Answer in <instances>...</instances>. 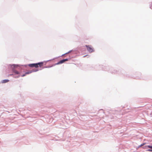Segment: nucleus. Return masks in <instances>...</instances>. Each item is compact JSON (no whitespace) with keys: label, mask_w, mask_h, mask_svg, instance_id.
Returning a JSON list of instances; mask_svg holds the SVG:
<instances>
[{"label":"nucleus","mask_w":152,"mask_h":152,"mask_svg":"<svg viewBox=\"0 0 152 152\" xmlns=\"http://www.w3.org/2000/svg\"><path fill=\"white\" fill-rule=\"evenodd\" d=\"M43 62H41L38 63L36 64H30L28 65V66L31 67H35V68H37L38 67H41L43 65Z\"/></svg>","instance_id":"nucleus-1"},{"label":"nucleus","mask_w":152,"mask_h":152,"mask_svg":"<svg viewBox=\"0 0 152 152\" xmlns=\"http://www.w3.org/2000/svg\"><path fill=\"white\" fill-rule=\"evenodd\" d=\"M86 46L87 48V50L90 53H92L94 51V49L91 46L88 45H86Z\"/></svg>","instance_id":"nucleus-2"},{"label":"nucleus","mask_w":152,"mask_h":152,"mask_svg":"<svg viewBox=\"0 0 152 152\" xmlns=\"http://www.w3.org/2000/svg\"><path fill=\"white\" fill-rule=\"evenodd\" d=\"M68 60V59H63L62 60L60 61L59 62H58L56 64L58 65V64H62V63L64 62L65 61H67Z\"/></svg>","instance_id":"nucleus-3"},{"label":"nucleus","mask_w":152,"mask_h":152,"mask_svg":"<svg viewBox=\"0 0 152 152\" xmlns=\"http://www.w3.org/2000/svg\"><path fill=\"white\" fill-rule=\"evenodd\" d=\"M146 147H148V148H149L152 149H148V150H147V151H150V152H152V146L147 145V146H146Z\"/></svg>","instance_id":"nucleus-4"},{"label":"nucleus","mask_w":152,"mask_h":152,"mask_svg":"<svg viewBox=\"0 0 152 152\" xmlns=\"http://www.w3.org/2000/svg\"><path fill=\"white\" fill-rule=\"evenodd\" d=\"M9 81V80H4L2 81V83H7Z\"/></svg>","instance_id":"nucleus-5"},{"label":"nucleus","mask_w":152,"mask_h":152,"mask_svg":"<svg viewBox=\"0 0 152 152\" xmlns=\"http://www.w3.org/2000/svg\"><path fill=\"white\" fill-rule=\"evenodd\" d=\"M13 72L15 73L16 74H19V72L16 70H14Z\"/></svg>","instance_id":"nucleus-6"},{"label":"nucleus","mask_w":152,"mask_h":152,"mask_svg":"<svg viewBox=\"0 0 152 152\" xmlns=\"http://www.w3.org/2000/svg\"><path fill=\"white\" fill-rule=\"evenodd\" d=\"M32 72V71L27 72L26 73V74H29V73H31Z\"/></svg>","instance_id":"nucleus-7"},{"label":"nucleus","mask_w":152,"mask_h":152,"mask_svg":"<svg viewBox=\"0 0 152 152\" xmlns=\"http://www.w3.org/2000/svg\"><path fill=\"white\" fill-rule=\"evenodd\" d=\"M144 144H144V143H143V144H141L139 146V147H141V146H143Z\"/></svg>","instance_id":"nucleus-8"},{"label":"nucleus","mask_w":152,"mask_h":152,"mask_svg":"<svg viewBox=\"0 0 152 152\" xmlns=\"http://www.w3.org/2000/svg\"><path fill=\"white\" fill-rule=\"evenodd\" d=\"M148 148V147H146V146L145 147H143V148Z\"/></svg>","instance_id":"nucleus-9"},{"label":"nucleus","mask_w":152,"mask_h":152,"mask_svg":"<svg viewBox=\"0 0 152 152\" xmlns=\"http://www.w3.org/2000/svg\"><path fill=\"white\" fill-rule=\"evenodd\" d=\"M25 75H26V74H24V75H22V77H24V76H25Z\"/></svg>","instance_id":"nucleus-10"},{"label":"nucleus","mask_w":152,"mask_h":152,"mask_svg":"<svg viewBox=\"0 0 152 152\" xmlns=\"http://www.w3.org/2000/svg\"><path fill=\"white\" fill-rule=\"evenodd\" d=\"M86 56H84V57H85Z\"/></svg>","instance_id":"nucleus-11"}]
</instances>
